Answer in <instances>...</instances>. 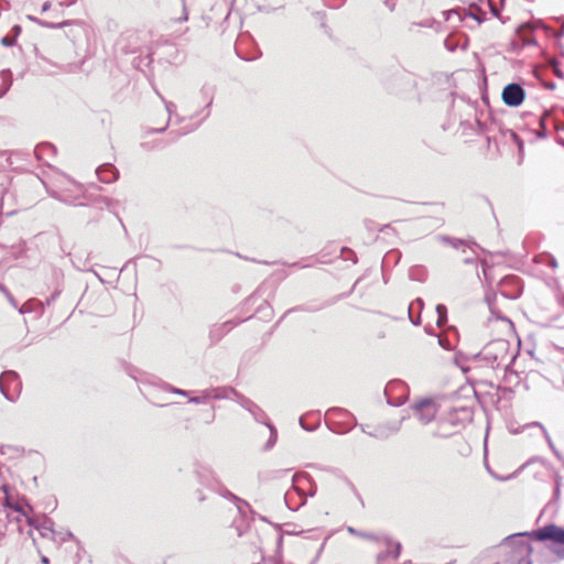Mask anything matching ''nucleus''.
<instances>
[{"label":"nucleus","instance_id":"nucleus-3","mask_svg":"<svg viewBox=\"0 0 564 564\" xmlns=\"http://www.w3.org/2000/svg\"><path fill=\"white\" fill-rule=\"evenodd\" d=\"M525 93L519 84H508L501 94L502 101L509 107H518L524 100Z\"/></svg>","mask_w":564,"mask_h":564},{"label":"nucleus","instance_id":"nucleus-2","mask_svg":"<svg viewBox=\"0 0 564 564\" xmlns=\"http://www.w3.org/2000/svg\"><path fill=\"white\" fill-rule=\"evenodd\" d=\"M533 538L538 541H553L558 544L564 545V529L555 525L550 524L545 525L532 533Z\"/></svg>","mask_w":564,"mask_h":564},{"label":"nucleus","instance_id":"nucleus-4","mask_svg":"<svg viewBox=\"0 0 564 564\" xmlns=\"http://www.w3.org/2000/svg\"><path fill=\"white\" fill-rule=\"evenodd\" d=\"M15 511L20 512L21 516H23L25 518V521L26 523L36 529V530H40L41 529V525H40V521L37 518H35L34 516H31L24 508L22 507H19V506H14L12 507Z\"/></svg>","mask_w":564,"mask_h":564},{"label":"nucleus","instance_id":"nucleus-1","mask_svg":"<svg viewBox=\"0 0 564 564\" xmlns=\"http://www.w3.org/2000/svg\"><path fill=\"white\" fill-rule=\"evenodd\" d=\"M417 419L426 424L430 423L437 413V404L432 399H422L413 405Z\"/></svg>","mask_w":564,"mask_h":564},{"label":"nucleus","instance_id":"nucleus-6","mask_svg":"<svg viewBox=\"0 0 564 564\" xmlns=\"http://www.w3.org/2000/svg\"><path fill=\"white\" fill-rule=\"evenodd\" d=\"M556 554H557L560 557L564 558V551H558V552H556Z\"/></svg>","mask_w":564,"mask_h":564},{"label":"nucleus","instance_id":"nucleus-5","mask_svg":"<svg viewBox=\"0 0 564 564\" xmlns=\"http://www.w3.org/2000/svg\"><path fill=\"white\" fill-rule=\"evenodd\" d=\"M386 545L388 547L387 556H391L393 560H397L401 552V544L399 542L386 540Z\"/></svg>","mask_w":564,"mask_h":564}]
</instances>
